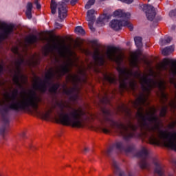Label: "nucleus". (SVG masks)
Wrapping results in <instances>:
<instances>
[{
    "label": "nucleus",
    "mask_w": 176,
    "mask_h": 176,
    "mask_svg": "<svg viewBox=\"0 0 176 176\" xmlns=\"http://www.w3.org/2000/svg\"><path fill=\"white\" fill-rule=\"evenodd\" d=\"M117 71L119 73V88L121 91L129 90V89L135 91V89H137L135 79H138L140 81L142 92L135 101L133 102L134 108L138 111L136 118L139 124L135 125L131 120H128L124 124L122 122L115 121L112 118H107L108 124L105 125V134L116 133L123 137L125 141H130L131 138L140 137V133H137V130H140L152 145H159L160 140H162L166 148L176 151V131L168 133L167 131L162 130L159 125V118L156 115L157 110L155 107H148L149 111L146 110V114H144V107H142L148 105L146 101H148V96H149L151 90L157 88L161 91V102L163 104L160 116L161 118L166 116L168 108V106L166 104L168 96L164 92L166 82L162 79L155 80L151 78V76H153V73L145 75L140 71L134 72L124 66H120V65H118Z\"/></svg>",
    "instance_id": "nucleus-1"
},
{
    "label": "nucleus",
    "mask_w": 176,
    "mask_h": 176,
    "mask_svg": "<svg viewBox=\"0 0 176 176\" xmlns=\"http://www.w3.org/2000/svg\"><path fill=\"white\" fill-rule=\"evenodd\" d=\"M33 89L30 91L28 97L23 96L21 100H16L15 98L19 94V89H15L11 96V102H0V116L3 123V125L0 128V134H5L6 126H9V113L10 112L19 113V112L32 108L34 115L42 120H45V112L38 107L42 99L36 94V91L45 93V78L42 80L41 78L37 77L34 80Z\"/></svg>",
    "instance_id": "nucleus-2"
},
{
    "label": "nucleus",
    "mask_w": 176,
    "mask_h": 176,
    "mask_svg": "<svg viewBox=\"0 0 176 176\" xmlns=\"http://www.w3.org/2000/svg\"><path fill=\"white\" fill-rule=\"evenodd\" d=\"M58 118L57 120L64 126H72V127H83L82 116L86 115L82 109H74L65 103L58 104Z\"/></svg>",
    "instance_id": "nucleus-3"
},
{
    "label": "nucleus",
    "mask_w": 176,
    "mask_h": 176,
    "mask_svg": "<svg viewBox=\"0 0 176 176\" xmlns=\"http://www.w3.org/2000/svg\"><path fill=\"white\" fill-rule=\"evenodd\" d=\"M69 63H65V65H60V67H56L54 71L50 72L48 75L45 73V90H46V83H47V80H49L51 86L50 87V91L52 94H57V90L60 87V84L58 82L55 83L56 80H58L61 76H64L65 74L69 73L71 69L69 67H78V64L74 63V60L71 58H68Z\"/></svg>",
    "instance_id": "nucleus-4"
},
{
    "label": "nucleus",
    "mask_w": 176,
    "mask_h": 176,
    "mask_svg": "<svg viewBox=\"0 0 176 176\" xmlns=\"http://www.w3.org/2000/svg\"><path fill=\"white\" fill-rule=\"evenodd\" d=\"M113 17H120L124 19V20L113 19L110 23L109 26L115 31H119L122 30V27H127L131 31H133V25L129 23L127 19H130V12H124L122 10H117L113 14Z\"/></svg>",
    "instance_id": "nucleus-5"
},
{
    "label": "nucleus",
    "mask_w": 176,
    "mask_h": 176,
    "mask_svg": "<svg viewBox=\"0 0 176 176\" xmlns=\"http://www.w3.org/2000/svg\"><path fill=\"white\" fill-rule=\"evenodd\" d=\"M134 148H135V146L133 144H124L123 141H117L107 151L106 155H107V156H111V153L114 151L120 152V153L123 152L124 153H131V152L134 151Z\"/></svg>",
    "instance_id": "nucleus-6"
},
{
    "label": "nucleus",
    "mask_w": 176,
    "mask_h": 176,
    "mask_svg": "<svg viewBox=\"0 0 176 176\" xmlns=\"http://www.w3.org/2000/svg\"><path fill=\"white\" fill-rule=\"evenodd\" d=\"M69 0H63V2L56 3L54 0L51 1V12L52 14L56 13V10L58 9V19L60 21H63L64 19L68 16V10L67 9V3Z\"/></svg>",
    "instance_id": "nucleus-7"
},
{
    "label": "nucleus",
    "mask_w": 176,
    "mask_h": 176,
    "mask_svg": "<svg viewBox=\"0 0 176 176\" xmlns=\"http://www.w3.org/2000/svg\"><path fill=\"white\" fill-rule=\"evenodd\" d=\"M136 156L141 159L139 164L140 168L148 169L151 167V160L152 159L149 157V153L146 148L142 147L141 150L137 153Z\"/></svg>",
    "instance_id": "nucleus-8"
},
{
    "label": "nucleus",
    "mask_w": 176,
    "mask_h": 176,
    "mask_svg": "<svg viewBox=\"0 0 176 176\" xmlns=\"http://www.w3.org/2000/svg\"><path fill=\"white\" fill-rule=\"evenodd\" d=\"M25 60L24 58H19L18 60L16 61L15 65L16 67V71L15 72V74L14 75L13 77V82L14 85L20 87L21 89L23 88V85L21 83H20V79H24L25 76L24 75L21 74V65L24 64Z\"/></svg>",
    "instance_id": "nucleus-9"
},
{
    "label": "nucleus",
    "mask_w": 176,
    "mask_h": 176,
    "mask_svg": "<svg viewBox=\"0 0 176 176\" xmlns=\"http://www.w3.org/2000/svg\"><path fill=\"white\" fill-rule=\"evenodd\" d=\"M135 45L138 47V50L133 53V56L131 59V64L132 67L138 68V57L141 56V47H142V38L136 36L134 38Z\"/></svg>",
    "instance_id": "nucleus-10"
},
{
    "label": "nucleus",
    "mask_w": 176,
    "mask_h": 176,
    "mask_svg": "<svg viewBox=\"0 0 176 176\" xmlns=\"http://www.w3.org/2000/svg\"><path fill=\"white\" fill-rule=\"evenodd\" d=\"M168 67L169 71L176 75V61L173 59L164 58L163 63L158 65V69L161 71H168Z\"/></svg>",
    "instance_id": "nucleus-11"
},
{
    "label": "nucleus",
    "mask_w": 176,
    "mask_h": 176,
    "mask_svg": "<svg viewBox=\"0 0 176 176\" xmlns=\"http://www.w3.org/2000/svg\"><path fill=\"white\" fill-rule=\"evenodd\" d=\"M153 162L154 164V173L157 176H174L173 173H166V166L157 159H153Z\"/></svg>",
    "instance_id": "nucleus-12"
},
{
    "label": "nucleus",
    "mask_w": 176,
    "mask_h": 176,
    "mask_svg": "<svg viewBox=\"0 0 176 176\" xmlns=\"http://www.w3.org/2000/svg\"><path fill=\"white\" fill-rule=\"evenodd\" d=\"M64 93L66 96H69L70 101H73L74 102H76L80 98V96H79V88L76 85L72 88L65 89Z\"/></svg>",
    "instance_id": "nucleus-13"
},
{
    "label": "nucleus",
    "mask_w": 176,
    "mask_h": 176,
    "mask_svg": "<svg viewBox=\"0 0 176 176\" xmlns=\"http://www.w3.org/2000/svg\"><path fill=\"white\" fill-rule=\"evenodd\" d=\"M142 9L146 13L147 19L150 21H153V19L156 17V10H155V7H153V6L147 4L144 5Z\"/></svg>",
    "instance_id": "nucleus-14"
},
{
    "label": "nucleus",
    "mask_w": 176,
    "mask_h": 176,
    "mask_svg": "<svg viewBox=\"0 0 176 176\" xmlns=\"http://www.w3.org/2000/svg\"><path fill=\"white\" fill-rule=\"evenodd\" d=\"M111 166L114 170V173L118 176H134L133 173L128 172L126 173V172L120 170V168H119V164L115 161V160H112Z\"/></svg>",
    "instance_id": "nucleus-15"
},
{
    "label": "nucleus",
    "mask_w": 176,
    "mask_h": 176,
    "mask_svg": "<svg viewBox=\"0 0 176 176\" xmlns=\"http://www.w3.org/2000/svg\"><path fill=\"white\" fill-rule=\"evenodd\" d=\"M14 26L12 25H7L2 28V32L0 34V38L3 39H8L9 38V35L13 34V30Z\"/></svg>",
    "instance_id": "nucleus-16"
},
{
    "label": "nucleus",
    "mask_w": 176,
    "mask_h": 176,
    "mask_svg": "<svg viewBox=\"0 0 176 176\" xmlns=\"http://www.w3.org/2000/svg\"><path fill=\"white\" fill-rule=\"evenodd\" d=\"M93 58L96 63H100V65H102L104 63V56H101L98 50L94 51Z\"/></svg>",
    "instance_id": "nucleus-17"
},
{
    "label": "nucleus",
    "mask_w": 176,
    "mask_h": 176,
    "mask_svg": "<svg viewBox=\"0 0 176 176\" xmlns=\"http://www.w3.org/2000/svg\"><path fill=\"white\" fill-rule=\"evenodd\" d=\"M96 10L94 9H91L87 11V21H96Z\"/></svg>",
    "instance_id": "nucleus-18"
},
{
    "label": "nucleus",
    "mask_w": 176,
    "mask_h": 176,
    "mask_svg": "<svg viewBox=\"0 0 176 176\" xmlns=\"http://www.w3.org/2000/svg\"><path fill=\"white\" fill-rule=\"evenodd\" d=\"M25 14L26 17H28L29 20H31V19H32V3H28L26 6Z\"/></svg>",
    "instance_id": "nucleus-19"
},
{
    "label": "nucleus",
    "mask_w": 176,
    "mask_h": 176,
    "mask_svg": "<svg viewBox=\"0 0 176 176\" xmlns=\"http://www.w3.org/2000/svg\"><path fill=\"white\" fill-rule=\"evenodd\" d=\"M26 41L30 45H33V43L38 42V36L35 34L30 35L26 38Z\"/></svg>",
    "instance_id": "nucleus-20"
},
{
    "label": "nucleus",
    "mask_w": 176,
    "mask_h": 176,
    "mask_svg": "<svg viewBox=\"0 0 176 176\" xmlns=\"http://www.w3.org/2000/svg\"><path fill=\"white\" fill-rule=\"evenodd\" d=\"M173 52H174V47L169 46L163 49L162 53L163 56H168V54L173 53Z\"/></svg>",
    "instance_id": "nucleus-21"
},
{
    "label": "nucleus",
    "mask_w": 176,
    "mask_h": 176,
    "mask_svg": "<svg viewBox=\"0 0 176 176\" xmlns=\"http://www.w3.org/2000/svg\"><path fill=\"white\" fill-rule=\"evenodd\" d=\"M173 41V38L170 36H166L164 38H161L160 40V45L161 46H164V45H167V43H170Z\"/></svg>",
    "instance_id": "nucleus-22"
},
{
    "label": "nucleus",
    "mask_w": 176,
    "mask_h": 176,
    "mask_svg": "<svg viewBox=\"0 0 176 176\" xmlns=\"http://www.w3.org/2000/svg\"><path fill=\"white\" fill-rule=\"evenodd\" d=\"M70 78L74 85L80 82V76L78 74L70 75Z\"/></svg>",
    "instance_id": "nucleus-23"
},
{
    "label": "nucleus",
    "mask_w": 176,
    "mask_h": 176,
    "mask_svg": "<svg viewBox=\"0 0 176 176\" xmlns=\"http://www.w3.org/2000/svg\"><path fill=\"white\" fill-rule=\"evenodd\" d=\"M75 32L78 35H85V30H83V28H82V26H77L75 28Z\"/></svg>",
    "instance_id": "nucleus-24"
},
{
    "label": "nucleus",
    "mask_w": 176,
    "mask_h": 176,
    "mask_svg": "<svg viewBox=\"0 0 176 176\" xmlns=\"http://www.w3.org/2000/svg\"><path fill=\"white\" fill-rule=\"evenodd\" d=\"M107 80L109 82V83H116V78L112 76H105Z\"/></svg>",
    "instance_id": "nucleus-25"
},
{
    "label": "nucleus",
    "mask_w": 176,
    "mask_h": 176,
    "mask_svg": "<svg viewBox=\"0 0 176 176\" xmlns=\"http://www.w3.org/2000/svg\"><path fill=\"white\" fill-rule=\"evenodd\" d=\"M96 3V0H89L85 5V9H90Z\"/></svg>",
    "instance_id": "nucleus-26"
},
{
    "label": "nucleus",
    "mask_w": 176,
    "mask_h": 176,
    "mask_svg": "<svg viewBox=\"0 0 176 176\" xmlns=\"http://www.w3.org/2000/svg\"><path fill=\"white\" fill-rule=\"evenodd\" d=\"M109 19H111V15H104V17H100L99 20L100 21H101L102 23H104V21H105V20H109Z\"/></svg>",
    "instance_id": "nucleus-27"
},
{
    "label": "nucleus",
    "mask_w": 176,
    "mask_h": 176,
    "mask_svg": "<svg viewBox=\"0 0 176 176\" xmlns=\"http://www.w3.org/2000/svg\"><path fill=\"white\" fill-rule=\"evenodd\" d=\"M168 107L171 108V109H173L174 108H176V102L175 100H171L168 102Z\"/></svg>",
    "instance_id": "nucleus-28"
},
{
    "label": "nucleus",
    "mask_w": 176,
    "mask_h": 176,
    "mask_svg": "<svg viewBox=\"0 0 176 176\" xmlns=\"http://www.w3.org/2000/svg\"><path fill=\"white\" fill-rule=\"evenodd\" d=\"M45 35H48V36H50V38H54V33H53V31L45 30Z\"/></svg>",
    "instance_id": "nucleus-29"
},
{
    "label": "nucleus",
    "mask_w": 176,
    "mask_h": 176,
    "mask_svg": "<svg viewBox=\"0 0 176 176\" xmlns=\"http://www.w3.org/2000/svg\"><path fill=\"white\" fill-rule=\"evenodd\" d=\"M169 16L170 17H171L172 19H175L176 17V9L171 10L169 12Z\"/></svg>",
    "instance_id": "nucleus-30"
},
{
    "label": "nucleus",
    "mask_w": 176,
    "mask_h": 176,
    "mask_svg": "<svg viewBox=\"0 0 176 176\" xmlns=\"http://www.w3.org/2000/svg\"><path fill=\"white\" fill-rule=\"evenodd\" d=\"M94 24V21H91L88 23L89 28L91 30V31H92V32H94V31H96V28L93 27Z\"/></svg>",
    "instance_id": "nucleus-31"
},
{
    "label": "nucleus",
    "mask_w": 176,
    "mask_h": 176,
    "mask_svg": "<svg viewBox=\"0 0 176 176\" xmlns=\"http://www.w3.org/2000/svg\"><path fill=\"white\" fill-rule=\"evenodd\" d=\"M54 28H56V30H60V28H63V25L58 22H55Z\"/></svg>",
    "instance_id": "nucleus-32"
},
{
    "label": "nucleus",
    "mask_w": 176,
    "mask_h": 176,
    "mask_svg": "<svg viewBox=\"0 0 176 176\" xmlns=\"http://www.w3.org/2000/svg\"><path fill=\"white\" fill-rule=\"evenodd\" d=\"M34 5H36V8L38 10H39L41 8V3L38 1V0H34Z\"/></svg>",
    "instance_id": "nucleus-33"
},
{
    "label": "nucleus",
    "mask_w": 176,
    "mask_h": 176,
    "mask_svg": "<svg viewBox=\"0 0 176 176\" xmlns=\"http://www.w3.org/2000/svg\"><path fill=\"white\" fill-rule=\"evenodd\" d=\"M121 2H124V3H128V4H130V3H133V1L134 0H120Z\"/></svg>",
    "instance_id": "nucleus-34"
},
{
    "label": "nucleus",
    "mask_w": 176,
    "mask_h": 176,
    "mask_svg": "<svg viewBox=\"0 0 176 176\" xmlns=\"http://www.w3.org/2000/svg\"><path fill=\"white\" fill-rule=\"evenodd\" d=\"M78 1L79 0H71L70 5L74 6V5H76V3H78Z\"/></svg>",
    "instance_id": "nucleus-35"
},
{
    "label": "nucleus",
    "mask_w": 176,
    "mask_h": 176,
    "mask_svg": "<svg viewBox=\"0 0 176 176\" xmlns=\"http://www.w3.org/2000/svg\"><path fill=\"white\" fill-rule=\"evenodd\" d=\"M175 126H176V122H173V123L169 124V127L172 129H174L175 128Z\"/></svg>",
    "instance_id": "nucleus-36"
},
{
    "label": "nucleus",
    "mask_w": 176,
    "mask_h": 176,
    "mask_svg": "<svg viewBox=\"0 0 176 176\" xmlns=\"http://www.w3.org/2000/svg\"><path fill=\"white\" fill-rule=\"evenodd\" d=\"M3 72V65H0V75Z\"/></svg>",
    "instance_id": "nucleus-37"
},
{
    "label": "nucleus",
    "mask_w": 176,
    "mask_h": 176,
    "mask_svg": "<svg viewBox=\"0 0 176 176\" xmlns=\"http://www.w3.org/2000/svg\"><path fill=\"white\" fill-rule=\"evenodd\" d=\"M59 54L60 57H64L65 56V54H64V52L61 50H59Z\"/></svg>",
    "instance_id": "nucleus-38"
},
{
    "label": "nucleus",
    "mask_w": 176,
    "mask_h": 176,
    "mask_svg": "<svg viewBox=\"0 0 176 176\" xmlns=\"http://www.w3.org/2000/svg\"><path fill=\"white\" fill-rule=\"evenodd\" d=\"M172 163H173V166H175V167L176 168V159H173L172 160Z\"/></svg>",
    "instance_id": "nucleus-39"
},
{
    "label": "nucleus",
    "mask_w": 176,
    "mask_h": 176,
    "mask_svg": "<svg viewBox=\"0 0 176 176\" xmlns=\"http://www.w3.org/2000/svg\"><path fill=\"white\" fill-rule=\"evenodd\" d=\"M26 138V136H25V133H22L21 134V138Z\"/></svg>",
    "instance_id": "nucleus-40"
},
{
    "label": "nucleus",
    "mask_w": 176,
    "mask_h": 176,
    "mask_svg": "<svg viewBox=\"0 0 176 176\" xmlns=\"http://www.w3.org/2000/svg\"><path fill=\"white\" fill-rule=\"evenodd\" d=\"M35 147H34V146H32L31 144H29V148L30 149H34Z\"/></svg>",
    "instance_id": "nucleus-41"
},
{
    "label": "nucleus",
    "mask_w": 176,
    "mask_h": 176,
    "mask_svg": "<svg viewBox=\"0 0 176 176\" xmlns=\"http://www.w3.org/2000/svg\"><path fill=\"white\" fill-rule=\"evenodd\" d=\"M78 69H79V73L83 74V70H82V69H80V67H78Z\"/></svg>",
    "instance_id": "nucleus-42"
},
{
    "label": "nucleus",
    "mask_w": 176,
    "mask_h": 176,
    "mask_svg": "<svg viewBox=\"0 0 176 176\" xmlns=\"http://www.w3.org/2000/svg\"><path fill=\"white\" fill-rule=\"evenodd\" d=\"M84 152H89V148L85 147L84 149Z\"/></svg>",
    "instance_id": "nucleus-43"
},
{
    "label": "nucleus",
    "mask_w": 176,
    "mask_h": 176,
    "mask_svg": "<svg viewBox=\"0 0 176 176\" xmlns=\"http://www.w3.org/2000/svg\"><path fill=\"white\" fill-rule=\"evenodd\" d=\"M2 41H5V40L0 37V43H1V42H2Z\"/></svg>",
    "instance_id": "nucleus-44"
},
{
    "label": "nucleus",
    "mask_w": 176,
    "mask_h": 176,
    "mask_svg": "<svg viewBox=\"0 0 176 176\" xmlns=\"http://www.w3.org/2000/svg\"><path fill=\"white\" fill-rule=\"evenodd\" d=\"M45 119H46V118H47V113H46V112L45 113Z\"/></svg>",
    "instance_id": "nucleus-45"
},
{
    "label": "nucleus",
    "mask_w": 176,
    "mask_h": 176,
    "mask_svg": "<svg viewBox=\"0 0 176 176\" xmlns=\"http://www.w3.org/2000/svg\"><path fill=\"white\" fill-rule=\"evenodd\" d=\"M47 54V52H46V45H45V56Z\"/></svg>",
    "instance_id": "nucleus-46"
},
{
    "label": "nucleus",
    "mask_w": 176,
    "mask_h": 176,
    "mask_svg": "<svg viewBox=\"0 0 176 176\" xmlns=\"http://www.w3.org/2000/svg\"><path fill=\"white\" fill-rule=\"evenodd\" d=\"M172 30H175V28L174 26H172Z\"/></svg>",
    "instance_id": "nucleus-47"
},
{
    "label": "nucleus",
    "mask_w": 176,
    "mask_h": 176,
    "mask_svg": "<svg viewBox=\"0 0 176 176\" xmlns=\"http://www.w3.org/2000/svg\"><path fill=\"white\" fill-rule=\"evenodd\" d=\"M47 38L46 37V36H45V41H47Z\"/></svg>",
    "instance_id": "nucleus-48"
},
{
    "label": "nucleus",
    "mask_w": 176,
    "mask_h": 176,
    "mask_svg": "<svg viewBox=\"0 0 176 176\" xmlns=\"http://www.w3.org/2000/svg\"><path fill=\"white\" fill-rule=\"evenodd\" d=\"M56 47H57V45H54V48L56 49Z\"/></svg>",
    "instance_id": "nucleus-49"
},
{
    "label": "nucleus",
    "mask_w": 176,
    "mask_h": 176,
    "mask_svg": "<svg viewBox=\"0 0 176 176\" xmlns=\"http://www.w3.org/2000/svg\"><path fill=\"white\" fill-rule=\"evenodd\" d=\"M43 50H45V47H43Z\"/></svg>",
    "instance_id": "nucleus-50"
}]
</instances>
